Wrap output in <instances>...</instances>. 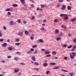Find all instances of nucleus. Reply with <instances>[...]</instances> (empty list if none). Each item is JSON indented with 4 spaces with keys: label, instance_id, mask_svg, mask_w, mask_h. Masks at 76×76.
Returning <instances> with one entry per match:
<instances>
[{
    "label": "nucleus",
    "instance_id": "nucleus-1",
    "mask_svg": "<svg viewBox=\"0 0 76 76\" xmlns=\"http://www.w3.org/2000/svg\"><path fill=\"white\" fill-rule=\"evenodd\" d=\"M70 56L71 58H75V57H76V53L74 52L70 53Z\"/></svg>",
    "mask_w": 76,
    "mask_h": 76
},
{
    "label": "nucleus",
    "instance_id": "nucleus-2",
    "mask_svg": "<svg viewBox=\"0 0 76 76\" xmlns=\"http://www.w3.org/2000/svg\"><path fill=\"white\" fill-rule=\"evenodd\" d=\"M23 5V6H24V7H23L22 8L23 9H25V10H26V9H27V7H28V6H27V5H26V4H24Z\"/></svg>",
    "mask_w": 76,
    "mask_h": 76
},
{
    "label": "nucleus",
    "instance_id": "nucleus-3",
    "mask_svg": "<svg viewBox=\"0 0 76 76\" xmlns=\"http://www.w3.org/2000/svg\"><path fill=\"white\" fill-rule=\"evenodd\" d=\"M66 5H62V7L61 9L62 10H64L66 9Z\"/></svg>",
    "mask_w": 76,
    "mask_h": 76
},
{
    "label": "nucleus",
    "instance_id": "nucleus-4",
    "mask_svg": "<svg viewBox=\"0 0 76 76\" xmlns=\"http://www.w3.org/2000/svg\"><path fill=\"white\" fill-rule=\"evenodd\" d=\"M7 45V44L6 43H4L2 45V46L3 47H6Z\"/></svg>",
    "mask_w": 76,
    "mask_h": 76
},
{
    "label": "nucleus",
    "instance_id": "nucleus-5",
    "mask_svg": "<svg viewBox=\"0 0 76 76\" xmlns=\"http://www.w3.org/2000/svg\"><path fill=\"white\" fill-rule=\"evenodd\" d=\"M22 4H25V0H20Z\"/></svg>",
    "mask_w": 76,
    "mask_h": 76
},
{
    "label": "nucleus",
    "instance_id": "nucleus-6",
    "mask_svg": "<svg viewBox=\"0 0 76 76\" xmlns=\"http://www.w3.org/2000/svg\"><path fill=\"white\" fill-rule=\"evenodd\" d=\"M51 53V52L50 51H45V53L46 54H50Z\"/></svg>",
    "mask_w": 76,
    "mask_h": 76
},
{
    "label": "nucleus",
    "instance_id": "nucleus-7",
    "mask_svg": "<svg viewBox=\"0 0 76 76\" xmlns=\"http://www.w3.org/2000/svg\"><path fill=\"white\" fill-rule=\"evenodd\" d=\"M60 67L58 66H56L53 68V69L54 70H56V69H59Z\"/></svg>",
    "mask_w": 76,
    "mask_h": 76
},
{
    "label": "nucleus",
    "instance_id": "nucleus-8",
    "mask_svg": "<svg viewBox=\"0 0 76 76\" xmlns=\"http://www.w3.org/2000/svg\"><path fill=\"white\" fill-rule=\"evenodd\" d=\"M60 16L61 17H63V16H67V15L61 14L60 15Z\"/></svg>",
    "mask_w": 76,
    "mask_h": 76
},
{
    "label": "nucleus",
    "instance_id": "nucleus-9",
    "mask_svg": "<svg viewBox=\"0 0 76 76\" xmlns=\"http://www.w3.org/2000/svg\"><path fill=\"white\" fill-rule=\"evenodd\" d=\"M31 58L33 61H35V60H36L35 57L34 56H33L31 57Z\"/></svg>",
    "mask_w": 76,
    "mask_h": 76
},
{
    "label": "nucleus",
    "instance_id": "nucleus-10",
    "mask_svg": "<svg viewBox=\"0 0 76 76\" xmlns=\"http://www.w3.org/2000/svg\"><path fill=\"white\" fill-rule=\"evenodd\" d=\"M48 66V64L47 63H45L43 64V66L44 67H47Z\"/></svg>",
    "mask_w": 76,
    "mask_h": 76
},
{
    "label": "nucleus",
    "instance_id": "nucleus-11",
    "mask_svg": "<svg viewBox=\"0 0 76 76\" xmlns=\"http://www.w3.org/2000/svg\"><path fill=\"white\" fill-rule=\"evenodd\" d=\"M55 32L56 34H57L59 32V30L58 29H56V30L55 31Z\"/></svg>",
    "mask_w": 76,
    "mask_h": 76
},
{
    "label": "nucleus",
    "instance_id": "nucleus-12",
    "mask_svg": "<svg viewBox=\"0 0 76 76\" xmlns=\"http://www.w3.org/2000/svg\"><path fill=\"white\" fill-rule=\"evenodd\" d=\"M52 53L53 55H56L57 54V53H56V51H53L52 52Z\"/></svg>",
    "mask_w": 76,
    "mask_h": 76
},
{
    "label": "nucleus",
    "instance_id": "nucleus-13",
    "mask_svg": "<svg viewBox=\"0 0 76 76\" xmlns=\"http://www.w3.org/2000/svg\"><path fill=\"white\" fill-rule=\"evenodd\" d=\"M71 20L72 21V22H74L75 20L76 21V17L75 18H73L71 19Z\"/></svg>",
    "mask_w": 76,
    "mask_h": 76
},
{
    "label": "nucleus",
    "instance_id": "nucleus-14",
    "mask_svg": "<svg viewBox=\"0 0 76 76\" xmlns=\"http://www.w3.org/2000/svg\"><path fill=\"white\" fill-rule=\"evenodd\" d=\"M10 24L11 26H12L13 25V21H11L10 23Z\"/></svg>",
    "mask_w": 76,
    "mask_h": 76
},
{
    "label": "nucleus",
    "instance_id": "nucleus-15",
    "mask_svg": "<svg viewBox=\"0 0 76 76\" xmlns=\"http://www.w3.org/2000/svg\"><path fill=\"white\" fill-rule=\"evenodd\" d=\"M23 31H22L20 33V35L21 36V37H22L23 36Z\"/></svg>",
    "mask_w": 76,
    "mask_h": 76
},
{
    "label": "nucleus",
    "instance_id": "nucleus-16",
    "mask_svg": "<svg viewBox=\"0 0 76 76\" xmlns=\"http://www.w3.org/2000/svg\"><path fill=\"white\" fill-rule=\"evenodd\" d=\"M61 28H66V26L64 25H61Z\"/></svg>",
    "mask_w": 76,
    "mask_h": 76
},
{
    "label": "nucleus",
    "instance_id": "nucleus-17",
    "mask_svg": "<svg viewBox=\"0 0 76 76\" xmlns=\"http://www.w3.org/2000/svg\"><path fill=\"white\" fill-rule=\"evenodd\" d=\"M56 63H50V65H56Z\"/></svg>",
    "mask_w": 76,
    "mask_h": 76
},
{
    "label": "nucleus",
    "instance_id": "nucleus-18",
    "mask_svg": "<svg viewBox=\"0 0 76 76\" xmlns=\"http://www.w3.org/2000/svg\"><path fill=\"white\" fill-rule=\"evenodd\" d=\"M61 70L62 72H68V71L67 70L63 69H61Z\"/></svg>",
    "mask_w": 76,
    "mask_h": 76
},
{
    "label": "nucleus",
    "instance_id": "nucleus-19",
    "mask_svg": "<svg viewBox=\"0 0 76 76\" xmlns=\"http://www.w3.org/2000/svg\"><path fill=\"white\" fill-rule=\"evenodd\" d=\"M25 35H27L28 33V31H25Z\"/></svg>",
    "mask_w": 76,
    "mask_h": 76
},
{
    "label": "nucleus",
    "instance_id": "nucleus-20",
    "mask_svg": "<svg viewBox=\"0 0 76 76\" xmlns=\"http://www.w3.org/2000/svg\"><path fill=\"white\" fill-rule=\"evenodd\" d=\"M39 42H40L42 43V42H43V40L41 39H40L39 40Z\"/></svg>",
    "mask_w": 76,
    "mask_h": 76
},
{
    "label": "nucleus",
    "instance_id": "nucleus-21",
    "mask_svg": "<svg viewBox=\"0 0 76 76\" xmlns=\"http://www.w3.org/2000/svg\"><path fill=\"white\" fill-rule=\"evenodd\" d=\"M34 64L35 65H36V66H38V65H39V64L37 62H35Z\"/></svg>",
    "mask_w": 76,
    "mask_h": 76
},
{
    "label": "nucleus",
    "instance_id": "nucleus-22",
    "mask_svg": "<svg viewBox=\"0 0 76 76\" xmlns=\"http://www.w3.org/2000/svg\"><path fill=\"white\" fill-rule=\"evenodd\" d=\"M13 7H18V4H15L13 5Z\"/></svg>",
    "mask_w": 76,
    "mask_h": 76
},
{
    "label": "nucleus",
    "instance_id": "nucleus-23",
    "mask_svg": "<svg viewBox=\"0 0 76 76\" xmlns=\"http://www.w3.org/2000/svg\"><path fill=\"white\" fill-rule=\"evenodd\" d=\"M69 74L71 76H73V75H74V74L72 73H69Z\"/></svg>",
    "mask_w": 76,
    "mask_h": 76
},
{
    "label": "nucleus",
    "instance_id": "nucleus-24",
    "mask_svg": "<svg viewBox=\"0 0 76 76\" xmlns=\"http://www.w3.org/2000/svg\"><path fill=\"white\" fill-rule=\"evenodd\" d=\"M73 47V46L72 45H71L67 47V48H71L72 47Z\"/></svg>",
    "mask_w": 76,
    "mask_h": 76
},
{
    "label": "nucleus",
    "instance_id": "nucleus-25",
    "mask_svg": "<svg viewBox=\"0 0 76 76\" xmlns=\"http://www.w3.org/2000/svg\"><path fill=\"white\" fill-rule=\"evenodd\" d=\"M59 39L61 40V38H60V37H58L56 39V40L58 41L59 40Z\"/></svg>",
    "mask_w": 76,
    "mask_h": 76
},
{
    "label": "nucleus",
    "instance_id": "nucleus-26",
    "mask_svg": "<svg viewBox=\"0 0 76 76\" xmlns=\"http://www.w3.org/2000/svg\"><path fill=\"white\" fill-rule=\"evenodd\" d=\"M34 70H36V71H38V70H39V69L38 68H34Z\"/></svg>",
    "mask_w": 76,
    "mask_h": 76
},
{
    "label": "nucleus",
    "instance_id": "nucleus-27",
    "mask_svg": "<svg viewBox=\"0 0 76 76\" xmlns=\"http://www.w3.org/2000/svg\"><path fill=\"white\" fill-rule=\"evenodd\" d=\"M15 60H19V58L15 57L14 58Z\"/></svg>",
    "mask_w": 76,
    "mask_h": 76
},
{
    "label": "nucleus",
    "instance_id": "nucleus-28",
    "mask_svg": "<svg viewBox=\"0 0 76 76\" xmlns=\"http://www.w3.org/2000/svg\"><path fill=\"white\" fill-rule=\"evenodd\" d=\"M16 42H19V39L16 38L15 39Z\"/></svg>",
    "mask_w": 76,
    "mask_h": 76
},
{
    "label": "nucleus",
    "instance_id": "nucleus-29",
    "mask_svg": "<svg viewBox=\"0 0 76 76\" xmlns=\"http://www.w3.org/2000/svg\"><path fill=\"white\" fill-rule=\"evenodd\" d=\"M8 49L9 50H12V48L11 47H9L8 48Z\"/></svg>",
    "mask_w": 76,
    "mask_h": 76
},
{
    "label": "nucleus",
    "instance_id": "nucleus-30",
    "mask_svg": "<svg viewBox=\"0 0 76 76\" xmlns=\"http://www.w3.org/2000/svg\"><path fill=\"white\" fill-rule=\"evenodd\" d=\"M73 42L76 43V38H74L73 40Z\"/></svg>",
    "mask_w": 76,
    "mask_h": 76
},
{
    "label": "nucleus",
    "instance_id": "nucleus-31",
    "mask_svg": "<svg viewBox=\"0 0 76 76\" xmlns=\"http://www.w3.org/2000/svg\"><path fill=\"white\" fill-rule=\"evenodd\" d=\"M10 8L7 9L6 10V12H8V11H10Z\"/></svg>",
    "mask_w": 76,
    "mask_h": 76
},
{
    "label": "nucleus",
    "instance_id": "nucleus-32",
    "mask_svg": "<svg viewBox=\"0 0 76 76\" xmlns=\"http://www.w3.org/2000/svg\"><path fill=\"white\" fill-rule=\"evenodd\" d=\"M44 28L42 27L41 28H40V29L41 31H44Z\"/></svg>",
    "mask_w": 76,
    "mask_h": 76
},
{
    "label": "nucleus",
    "instance_id": "nucleus-33",
    "mask_svg": "<svg viewBox=\"0 0 76 76\" xmlns=\"http://www.w3.org/2000/svg\"><path fill=\"white\" fill-rule=\"evenodd\" d=\"M67 58H68V57H66V56L64 57V60H67Z\"/></svg>",
    "mask_w": 76,
    "mask_h": 76
},
{
    "label": "nucleus",
    "instance_id": "nucleus-34",
    "mask_svg": "<svg viewBox=\"0 0 76 76\" xmlns=\"http://www.w3.org/2000/svg\"><path fill=\"white\" fill-rule=\"evenodd\" d=\"M30 39L31 40H33V39H34V37H32V36H31L30 37Z\"/></svg>",
    "mask_w": 76,
    "mask_h": 76
},
{
    "label": "nucleus",
    "instance_id": "nucleus-35",
    "mask_svg": "<svg viewBox=\"0 0 76 76\" xmlns=\"http://www.w3.org/2000/svg\"><path fill=\"white\" fill-rule=\"evenodd\" d=\"M68 10H71V7L69 6L68 7Z\"/></svg>",
    "mask_w": 76,
    "mask_h": 76
},
{
    "label": "nucleus",
    "instance_id": "nucleus-36",
    "mask_svg": "<svg viewBox=\"0 0 76 76\" xmlns=\"http://www.w3.org/2000/svg\"><path fill=\"white\" fill-rule=\"evenodd\" d=\"M27 54H31V53H32V51H29L27 52Z\"/></svg>",
    "mask_w": 76,
    "mask_h": 76
},
{
    "label": "nucleus",
    "instance_id": "nucleus-37",
    "mask_svg": "<svg viewBox=\"0 0 76 76\" xmlns=\"http://www.w3.org/2000/svg\"><path fill=\"white\" fill-rule=\"evenodd\" d=\"M37 45H33L32 46V48H36V47H37Z\"/></svg>",
    "mask_w": 76,
    "mask_h": 76
},
{
    "label": "nucleus",
    "instance_id": "nucleus-38",
    "mask_svg": "<svg viewBox=\"0 0 76 76\" xmlns=\"http://www.w3.org/2000/svg\"><path fill=\"white\" fill-rule=\"evenodd\" d=\"M7 13H8V15H11V12H8Z\"/></svg>",
    "mask_w": 76,
    "mask_h": 76
},
{
    "label": "nucleus",
    "instance_id": "nucleus-39",
    "mask_svg": "<svg viewBox=\"0 0 76 76\" xmlns=\"http://www.w3.org/2000/svg\"><path fill=\"white\" fill-rule=\"evenodd\" d=\"M68 17L67 16H66L64 17V19H65V20H66L67 19H68Z\"/></svg>",
    "mask_w": 76,
    "mask_h": 76
},
{
    "label": "nucleus",
    "instance_id": "nucleus-40",
    "mask_svg": "<svg viewBox=\"0 0 76 76\" xmlns=\"http://www.w3.org/2000/svg\"><path fill=\"white\" fill-rule=\"evenodd\" d=\"M50 72V71H47L46 72V75H48L49 73Z\"/></svg>",
    "mask_w": 76,
    "mask_h": 76
},
{
    "label": "nucleus",
    "instance_id": "nucleus-41",
    "mask_svg": "<svg viewBox=\"0 0 76 76\" xmlns=\"http://www.w3.org/2000/svg\"><path fill=\"white\" fill-rule=\"evenodd\" d=\"M19 70H15V73H16V72H19Z\"/></svg>",
    "mask_w": 76,
    "mask_h": 76
},
{
    "label": "nucleus",
    "instance_id": "nucleus-42",
    "mask_svg": "<svg viewBox=\"0 0 76 76\" xmlns=\"http://www.w3.org/2000/svg\"><path fill=\"white\" fill-rule=\"evenodd\" d=\"M34 19H35V16H33L31 18V19H32V20H34Z\"/></svg>",
    "mask_w": 76,
    "mask_h": 76
},
{
    "label": "nucleus",
    "instance_id": "nucleus-43",
    "mask_svg": "<svg viewBox=\"0 0 76 76\" xmlns=\"http://www.w3.org/2000/svg\"><path fill=\"white\" fill-rule=\"evenodd\" d=\"M4 39H0V42H2V41H3V40Z\"/></svg>",
    "mask_w": 76,
    "mask_h": 76
},
{
    "label": "nucleus",
    "instance_id": "nucleus-44",
    "mask_svg": "<svg viewBox=\"0 0 76 76\" xmlns=\"http://www.w3.org/2000/svg\"><path fill=\"white\" fill-rule=\"evenodd\" d=\"M57 21H58V19H55L54 20V22H57Z\"/></svg>",
    "mask_w": 76,
    "mask_h": 76
},
{
    "label": "nucleus",
    "instance_id": "nucleus-45",
    "mask_svg": "<svg viewBox=\"0 0 76 76\" xmlns=\"http://www.w3.org/2000/svg\"><path fill=\"white\" fill-rule=\"evenodd\" d=\"M41 7L43 8L44 7V4H41Z\"/></svg>",
    "mask_w": 76,
    "mask_h": 76
},
{
    "label": "nucleus",
    "instance_id": "nucleus-46",
    "mask_svg": "<svg viewBox=\"0 0 76 76\" xmlns=\"http://www.w3.org/2000/svg\"><path fill=\"white\" fill-rule=\"evenodd\" d=\"M46 57H51V55H46Z\"/></svg>",
    "mask_w": 76,
    "mask_h": 76
},
{
    "label": "nucleus",
    "instance_id": "nucleus-47",
    "mask_svg": "<svg viewBox=\"0 0 76 76\" xmlns=\"http://www.w3.org/2000/svg\"><path fill=\"white\" fill-rule=\"evenodd\" d=\"M66 46H67V45L66 44L64 45H63V47H66Z\"/></svg>",
    "mask_w": 76,
    "mask_h": 76
},
{
    "label": "nucleus",
    "instance_id": "nucleus-48",
    "mask_svg": "<svg viewBox=\"0 0 76 76\" xmlns=\"http://www.w3.org/2000/svg\"><path fill=\"white\" fill-rule=\"evenodd\" d=\"M21 64H22V66H23V65H25V64L22 63H20Z\"/></svg>",
    "mask_w": 76,
    "mask_h": 76
},
{
    "label": "nucleus",
    "instance_id": "nucleus-49",
    "mask_svg": "<svg viewBox=\"0 0 76 76\" xmlns=\"http://www.w3.org/2000/svg\"><path fill=\"white\" fill-rule=\"evenodd\" d=\"M41 51H45V49H41Z\"/></svg>",
    "mask_w": 76,
    "mask_h": 76
},
{
    "label": "nucleus",
    "instance_id": "nucleus-50",
    "mask_svg": "<svg viewBox=\"0 0 76 76\" xmlns=\"http://www.w3.org/2000/svg\"><path fill=\"white\" fill-rule=\"evenodd\" d=\"M58 5H57V7H60V4H58Z\"/></svg>",
    "mask_w": 76,
    "mask_h": 76
},
{
    "label": "nucleus",
    "instance_id": "nucleus-51",
    "mask_svg": "<svg viewBox=\"0 0 76 76\" xmlns=\"http://www.w3.org/2000/svg\"><path fill=\"white\" fill-rule=\"evenodd\" d=\"M3 29H4V30H6V27H5V26H4L3 27Z\"/></svg>",
    "mask_w": 76,
    "mask_h": 76
},
{
    "label": "nucleus",
    "instance_id": "nucleus-52",
    "mask_svg": "<svg viewBox=\"0 0 76 76\" xmlns=\"http://www.w3.org/2000/svg\"><path fill=\"white\" fill-rule=\"evenodd\" d=\"M43 22H44V23H45L46 22H47V20H43Z\"/></svg>",
    "mask_w": 76,
    "mask_h": 76
},
{
    "label": "nucleus",
    "instance_id": "nucleus-53",
    "mask_svg": "<svg viewBox=\"0 0 76 76\" xmlns=\"http://www.w3.org/2000/svg\"><path fill=\"white\" fill-rule=\"evenodd\" d=\"M11 56H7V58H11Z\"/></svg>",
    "mask_w": 76,
    "mask_h": 76
},
{
    "label": "nucleus",
    "instance_id": "nucleus-54",
    "mask_svg": "<svg viewBox=\"0 0 76 76\" xmlns=\"http://www.w3.org/2000/svg\"><path fill=\"white\" fill-rule=\"evenodd\" d=\"M31 51H34V49L33 48H31Z\"/></svg>",
    "mask_w": 76,
    "mask_h": 76
},
{
    "label": "nucleus",
    "instance_id": "nucleus-55",
    "mask_svg": "<svg viewBox=\"0 0 76 76\" xmlns=\"http://www.w3.org/2000/svg\"><path fill=\"white\" fill-rule=\"evenodd\" d=\"M23 23L24 24H26V22L25 21H23Z\"/></svg>",
    "mask_w": 76,
    "mask_h": 76
},
{
    "label": "nucleus",
    "instance_id": "nucleus-56",
    "mask_svg": "<svg viewBox=\"0 0 76 76\" xmlns=\"http://www.w3.org/2000/svg\"><path fill=\"white\" fill-rule=\"evenodd\" d=\"M37 53H38V52L37 51V50H36L35 52L34 53V54H37Z\"/></svg>",
    "mask_w": 76,
    "mask_h": 76
},
{
    "label": "nucleus",
    "instance_id": "nucleus-57",
    "mask_svg": "<svg viewBox=\"0 0 76 76\" xmlns=\"http://www.w3.org/2000/svg\"><path fill=\"white\" fill-rule=\"evenodd\" d=\"M76 48V46H74V47H73V49H74V50L75 49V48Z\"/></svg>",
    "mask_w": 76,
    "mask_h": 76
},
{
    "label": "nucleus",
    "instance_id": "nucleus-58",
    "mask_svg": "<svg viewBox=\"0 0 76 76\" xmlns=\"http://www.w3.org/2000/svg\"><path fill=\"white\" fill-rule=\"evenodd\" d=\"M59 1L60 2H63V0H59Z\"/></svg>",
    "mask_w": 76,
    "mask_h": 76
},
{
    "label": "nucleus",
    "instance_id": "nucleus-59",
    "mask_svg": "<svg viewBox=\"0 0 76 76\" xmlns=\"http://www.w3.org/2000/svg\"><path fill=\"white\" fill-rule=\"evenodd\" d=\"M15 44L17 45H19V43H16Z\"/></svg>",
    "mask_w": 76,
    "mask_h": 76
},
{
    "label": "nucleus",
    "instance_id": "nucleus-60",
    "mask_svg": "<svg viewBox=\"0 0 76 76\" xmlns=\"http://www.w3.org/2000/svg\"><path fill=\"white\" fill-rule=\"evenodd\" d=\"M1 61V62H3V63H4L5 62V61Z\"/></svg>",
    "mask_w": 76,
    "mask_h": 76
},
{
    "label": "nucleus",
    "instance_id": "nucleus-61",
    "mask_svg": "<svg viewBox=\"0 0 76 76\" xmlns=\"http://www.w3.org/2000/svg\"><path fill=\"white\" fill-rule=\"evenodd\" d=\"M39 10H40V11H42V8H40L39 9Z\"/></svg>",
    "mask_w": 76,
    "mask_h": 76
},
{
    "label": "nucleus",
    "instance_id": "nucleus-62",
    "mask_svg": "<svg viewBox=\"0 0 76 76\" xmlns=\"http://www.w3.org/2000/svg\"><path fill=\"white\" fill-rule=\"evenodd\" d=\"M37 10H39V7H38L37 9Z\"/></svg>",
    "mask_w": 76,
    "mask_h": 76
},
{
    "label": "nucleus",
    "instance_id": "nucleus-63",
    "mask_svg": "<svg viewBox=\"0 0 76 76\" xmlns=\"http://www.w3.org/2000/svg\"><path fill=\"white\" fill-rule=\"evenodd\" d=\"M0 76H4V75H3V74H0Z\"/></svg>",
    "mask_w": 76,
    "mask_h": 76
},
{
    "label": "nucleus",
    "instance_id": "nucleus-64",
    "mask_svg": "<svg viewBox=\"0 0 76 76\" xmlns=\"http://www.w3.org/2000/svg\"><path fill=\"white\" fill-rule=\"evenodd\" d=\"M61 76H65V75H63V74H61Z\"/></svg>",
    "mask_w": 76,
    "mask_h": 76
}]
</instances>
